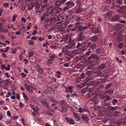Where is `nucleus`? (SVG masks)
<instances>
[{
  "mask_svg": "<svg viewBox=\"0 0 126 126\" xmlns=\"http://www.w3.org/2000/svg\"><path fill=\"white\" fill-rule=\"evenodd\" d=\"M60 111L65 112L67 110L68 104L65 101L61 100L60 101Z\"/></svg>",
  "mask_w": 126,
  "mask_h": 126,
  "instance_id": "nucleus-1",
  "label": "nucleus"
},
{
  "mask_svg": "<svg viewBox=\"0 0 126 126\" xmlns=\"http://www.w3.org/2000/svg\"><path fill=\"white\" fill-rule=\"evenodd\" d=\"M66 1V0H54L51 3L53 5L60 6L62 4L65 2Z\"/></svg>",
  "mask_w": 126,
  "mask_h": 126,
  "instance_id": "nucleus-2",
  "label": "nucleus"
},
{
  "mask_svg": "<svg viewBox=\"0 0 126 126\" xmlns=\"http://www.w3.org/2000/svg\"><path fill=\"white\" fill-rule=\"evenodd\" d=\"M68 41L69 42L70 45L71 47L75 46L76 44V40L71 36L69 37Z\"/></svg>",
  "mask_w": 126,
  "mask_h": 126,
  "instance_id": "nucleus-3",
  "label": "nucleus"
},
{
  "mask_svg": "<svg viewBox=\"0 0 126 126\" xmlns=\"http://www.w3.org/2000/svg\"><path fill=\"white\" fill-rule=\"evenodd\" d=\"M35 69L40 74L44 73V70L38 64L37 65V66L35 67Z\"/></svg>",
  "mask_w": 126,
  "mask_h": 126,
  "instance_id": "nucleus-4",
  "label": "nucleus"
},
{
  "mask_svg": "<svg viewBox=\"0 0 126 126\" xmlns=\"http://www.w3.org/2000/svg\"><path fill=\"white\" fill-rule=\"evenodd\" d=\"M93 59L98 60L99 59V58L98 57V55L96 54H92L88 58V59L89 60H91Z\"/></svg>",
  "mask_w": 126,
  "mask_h": 126,
  "instance_id": "nucleus-5",
  "label": "nucleus"
},
{
  "mask_svg": "<svg viewBox=\"0 0 126 126\" xmlns=\"http://www.w3.org/2000/svg\"><path fill=\"white\" fill-rule=\"evenodd\" d=\"M90 101H92L95 105L97 104L98 102V99L96 96H93L90 99Z\"/></svg>",
  "mask_w": 126,
  "mask_h": 126,
  "instance_id": "nucleus-6",
  "label": "nucleus"
},
{
  "mask_svg": "<svg viewBox=\"0 0 126 126\" xmlns=\"http://www.w3.org/2000/svg\"><path fill=\"white\" fill-rule=\"evenodd\" d=\"M64 4L65 5H68L69 6L70 8L73 7L75 5V4L71 1H67Z\"/></svg>",
  "mask_w": 126,
  "mask_h": 126,
  "instance_id": "nucleus-7",
  "label": "nucleus"
},
{
  "mask_svg": "<svg viewBox=\"0 0 126 126\" xmlns=\"http://www.w3.org/2000/svg\"><path fill=\"white\" fill-rule=\"evenodd\" d=\"M73 89V87L72 86H69L68 87L66 88L65 91L67 93H72V90Z\"/></svg>",
  "mask_w": 126,
  "mask_h": 126,
  "instance_id": "nucleus-8",
  "label": "nucleus"
},
{
  "mask_svg": "<svg viewBox=\"0 0 126 126\" xmlns=\"http://www.w3.org/2000/svg\"><path fill=\"white\" fill-rule=\"evenodd\" d=\"M89 92L85 95L86 97L88 98L93 96L94 94L92 91H90V89H89Z\"/></svg>",
  "mask_w": 126,
  "mask_h": 126,
  "instance_id": "nucleus-9",
  "label": "nucleus"
},
{
  "mask_svg": "<svg viewBox=\"0 0 126 126\" xmlns=\"http://www.w3.org/2000/svg\"><path fill=\"white\" fill-rule=\"evenodd\" d=\"M99 37L97 35H95L90 38V40L92 42H95L99 39Z\"/></svg>",
  "mask_w": 126,
  "mask_h": 126,
  "instance_id": "nucleus-10",
  "label": "nucleus"
},
{
  "mask_svg": "<svg viewBox=\"0 0 126 126\" xmlns=\"http://www.w3.org/2000/svg\"><path fill=\"white\" fill-rule=\"evenodd\" d=\"M74 115V117L76 119V120L78 121H79L80 120V117L78 116V114L77 113L75 112L73 113Z\"/></svg>",
  "mask_w": 126,
  "mask_h": 126,
  "instance_id": "nucleus-11",
  "label": "nucleus"
},
{
  "mask_svg": "<svg viewBox=\"0 0 126 126\" xmlns=\"http://www.w3.org/2000/svg\"><path fill=\"white\" fill-rule=\"evenodd\" d=\"M119 19V18L118 16L116 15H114L111 18V19L113 21H117Z\"/></svg>",
  "mask_w": 126,
  "mask_h": 126,
  "instance_id": "nucleus-12",
  "label": "nucleus"
},
{
  "mask_svg": "<svg viewBox=\"0 0 126 126\" xmlns=\"http://www.w3.org/2000/svg\"><path fill=\"white\" fill-rule=\"evenodd\" d=\"M85 35L79 36L77 39V40L78 41H83L85 39Z\"/></svg>",
  "mask_w": 126,
  "mask_h": 126,
  "instance_id": "nucleus-13",
  "label": "nucleus"
},
{
  "mask_svg": "<svg viewBox=\"0 0 126 126\" xmlns=\"http://www.w3.org/2000/svg\"><path fill=\"white\" fill-rule=\"evenodd\" d=\"M67 47H64L62 48V52H63L64 53H65L66 55L68 54V51L67 50Z\"/></svg>",
  "mask_w": 126,
  "mask_h": 126,
  "instance_id": "nucleus-14",
  "label": "nucleus"
},
{
  "mask_svg": "<svg viewBox=\"0 0 126 126\" xmlns=\"http://www.w3.org/2000/svg\"><path fill=\"white\" fill-rule=\"evenodd\" d=\"M82 118L83 119L86 120V121H88L89 120V118L87 116V115L85 114H83L82 115Z\"/></svg>",
  "mask_w": 126,
  "mask_h": 126,
  "instance_id": "nucleus-15",
  "label": "nucleus"
},
{
  "mask_svg": "<svg viewBox=\"0 0 126 126\" xmlns=\"http://www.w3.org/2000/svg\"><path fill=\"white\" fill-rule=\"evenodd\" d=\"M86 50L85 55L86 56H88L90 55V53L92 52V51L90 48H88Z\"/></svg>",
  "mask_w": 126,
  "mask_h": 126,
  "instance_id": "nucleus-16",
  "label": "nucleus"
},
{
  "mask_svg": "<svg viewBox=\"0 0 126 126\" xmlns=\"http://www.w3.org/2000/svg\"><path fill=\"white\" fill-rule=\"evenodd\" d=\"M48 98L49 100L51 101L52 103H56V102L57 101L53 97L50 96Z\"/></svg>",
  "mask_w": 126,
  "mask_h": 126,
  "instance_id": "nucleus-17",
  "label": "nucleus"
},
{
  "mask_svg": "<svg viewBox=\"0 0 126 126\" xmlns=\"http://www.w3.org/2000/svg\"><path fill=\"white\" fill-rule=\"evenodd\" d=\"M87 28V27L85 26H80L78 29V31L79 32L84 30L85 29H86Z\"/></svg>",
  "mask_w": 126,
  "mask_h": 126,
  "instance_id": "nucleus-18",
  "label": "nucleus"
},
{
  "mask_svg": "<svg viewBox=\"0 0 126 126\" xmlns=\"http://www.w3.org/2000/svg\"><path fill=\"white\" fill-rule=\"evenodd\" d=\"M42 104L44 106H47L48 104V102L44 100H42L41 101Z\"/></svg>",
  "mask_w": 126,
  "mask_h": 126,
  "instance_id": "nucleus-19",
  "label": "nucleus"
},
{
  "mask_svg": "<svg viewBox=\"0 0 126 126\" xmlns=\"http://www.w3.org/2000/svg\"><path fill=\"white\" fill-rule=\"evenodd\" d=\"M54 111L53 110L50 109L49 110L48 114L49 115L52 116L54 115Z\"/></svg>",
  "mask_w": 126,
  "mask_h": 126,
  "instance_id": "nucleus-20",
  "label": "nucleus"
},
{
  "mask_svg": "<svg viewBox=\"0 0 126 126\" xmlns=\"http://www.w3.org/2000/svg\"><path fill=\"white\" fill-rule=\"evenodd\" d=\"M22 95L24 99L25 102H27L28 100V97L27 96L26 94L24 93H22Z\"/></svg>",
  "mask_w": 126,
  "mask_h": 126,
  "instance_id": "nucleus-21",
  "label": "nucleus"
},
{
  "mask_svg": "<svg viewBox=\"0 0 126 126\" xmlns=\"http://www.w3.org/2000/svg\"><path fill=\"white\" fill-rule=\"evenodd\" d=\"M35 3H34L32 4L29 5L28 8V10H29L32 9L33 8L34 6H35Z\"/></svg>",
  "mask_w": 126,
  "mask_h": 126,
  "instance_id": "nucleus-22",
  "label": "nucleus"
},
{
  "mask_svg": "<svg viewBox=\"0 0 126 126\" xmlns=\"http://www.w3.org/2000/svg\"><path fill=\"white\" fill-rule=\"evenodd\" d=\"M107 107L110 108V109L111 110H112L114 111L116 110L118 107L117 106L112 107L111 106H109Z\"/></svg>",
  "mask_w": 126,
  "mask_h": 126,
  "instance_id": "nucleus-23",
  "label": "nucleus"
},
{
  "mask_svg": "<svg viewBox=\"0 0 126 126\" xmlns=\"http://www.w3.org/2000/svg\"><path fill=\"white\" fill-rule=\"evenodd\" d=\"M51 14L52 13L53 14H57L56 9L54 8L52 9L50 12Z\"/></svg>",
  "mask_w": 126,
  "mask_h": 126,
  "instance_id": "nucleus-24",
  "label": "nucleus"
},
{
  "mask_svg": "<svg viewBox=\"0 0 126 126\" xmlns=\"http://www.w3.org/2000/svg\"><path fill=\"white\" fill-rule=\"evenodd\" d=\"M121 114V112L117 111H115L114 112V116L115 117H118Z\"/></svg>",
  "mask_w": 126,
  "mask_h": 126,
  "instance_id": "nucleus-25",
  "label": "nucleus"
},
{
  "mask_svg": "<svg viewBox=\"0 0 126 126\" xmlns=\"http://www.w3.org/2000/svg\"><path fill=\"white\" fill-rule=\"evenodd\" d=\"M106 67V66L104 64H101V65L99 66L98 67V68L99 69H103L105 67Z\"/></svg>",
  "mask_w": 126,
  "mask_h": 126,
  "instance_id": "nucleus-26",
  "label": "nucleus"
},
{
  "mask_svg": "<svg viewBox=\"0 0 126 126\" xmlns=\"http://www.w3.org/2000/svg\"><path fill=\"white\" fill-rule=\"evenodd\" d=\"M109 96L107 97L108 100H104V101H103V102L102 103V105L103 106V107H104L105 106H107L108 104L107 103H105V102L107 101L108 100H109Z\"/></svg>",
  "mask_w": 126,
  "mask_h": 126,
  "instance_id": "nucleus-27",
  "label": "nucleus"
},
{
  "mask_svg": "<svg viewBox=\"0 0 126 126\" xmlns=\"http://www.w3.org/2000/svg\"><path fill=\"white\" fill-rule=\"evenodd\" d=\"M75 27L76 28H79L80 26L79 22L76 23L74 25Z\"/></svg>",
  "mask_w": 126,
  "mask_h": 126,
  "instance_id": "nucleus-28",
  "label": "nucleus"
},
{
  "mask_svg": "<svg viewBox=\"0 0 126 126\" xmlns=\"http://www.w3.org/2000/svg\"><path fill=\"white\" fill-rule=\"evenodd\" d=\"M56 73V75L57 76V77L59 78H60L61 76V72L60 71H57Z\"/></svg>",
  "mask_w": 126,
  "mask_h": 126,
  "instance_id": "nucleus-29",
  "label": "nucleus"
},
{
  "mask_svg": "<svg viewBox=\"0 0 126 126\" xmlns=\"http://www.w3.org/2000/svg\"><path fill=\"white\" fill-rule=\"evenodd\" d=\"M27 90L30 93H32L33 92V89L32 88V86H31Z\"/></svg>",
  "mask_w": 126,
  "mask_h": 126,
  "instance_id": "nucleus-30",
  "label": "nucleus"
},
{
  "mask_svg": "<svg viewBox=\"0 0 126 126\" xmlns=\"http://www.w3.org/2000/svg\"><path fill=\"white\" fill-rule=\"evenodd\" d=\"M56 9L57 13L61 12L62 10L61 8L59 7H57Z\"/></svg>",
  "mask_w": 126,
  "mask_h": 126,
  "instance_id": "nucleus-31",
  "label": "nucleus"
},
{
  "mask_svg": "<svg viewBox=\"0 0 126 126\" xmlns=\"http://www.w3.org/2000/svg\"><path fill=\"white\" fill-rule=\"evenodd\" d=\"M28 44L29 45H34V42L32 41L29 40L28 41Z\"/></svg>",
  "mask_w": 126,
  "mask_h": 126,
  "instance_id": "nucleus-32",
  "label": "nucleus"
},
{
  "mask_svg": "<svg viewBox=\"0 0 126 126\" xmlns=\"http://www.w3.org/2000/svg\"><path fill=\"white\" fill-rule=\"evenodd\" d=\"M47 15H48L47 14V13H45L44 15L42 16L41 17V20L42 21H43L46 18L45 16H47Z\"/></svg>",
  "mask_w": 126,
  "mask_h": 126,
  "instance_id": "nucleus-33",
  "label": "nucleus"
},
{
  "mask_svg": "<svg viewBox=\"0 0 126 126\" xmlns=\"http://www.w3.org/2000/svg\"><path fill=\"white\" fill-rule=\"evenodd\" d=\"M112 103L113 105H115L116 103H118V101L116 99L114 98L112 100Z\"/></svg>",
  "mask_w": 126,
  "mask_h": 126,
  "instance_id": "nucleus-34",
  "label": "nucleus"
},
{
  "mask_svg": "<svg viewBox=\"0 0 126 126\" xmlns=\"http://www.w3.org/2000/svg\"><path fill=\"white\" fill-rule=\"evenodd\" d=\"M5 85H8L10 83V82L8 80H5L3 81Z\"/></svg>",
  "mask_w": 126,
  "mask_h": 126,
  "instance_id": "nucleus-35",
  "label": "nucleus"
},
{
  "mask_svg": "<svg viewBox=\"0 0 126 126\" xmlns=\"http://www.w3.org/2000/svg\"><path fill=\"white\" fill-rule=\"evenodd\" d=\"M94 32L95 33H96L98 32L99 30L98 28H95L93 30Z\"/></svg>",
  "mask_w": 126,
  "mask_h": 126,
  "instance_id": "nucleus-36",
  "label": "nucleus"
},
{
  "mask_svg": "<svg viewBox=\"0 0 126 126\" xmlns=\"http://www.w3.org/2000/svg\"><path fill=\"white\" fill-rule=\"evenodd\" d=\"M69 123H70L71 124L73 125L75 124V122L73 119L70 118V119Z\"/></svg>",
  "mask_w": 126,
  "mask_h": 126,
  "instance_id": "nucleus-37",
  "label": "nucleus"
},
{
  "mask_svg": "<svg viewBox=\"0 0 126 126\" xmlns=\"http://www.w3.org/2000/svg\"><path fill=\"white\" fill-rule=\"evenodd\" d=\"M36 1V3L38 4H40L42 3L41 0H34Z\"/></svg>",
  "mask_w": 126,
  "mask_h": 126,
  "instance_id": "nucleus-38",
  "label": "nucleus"
},
{
  "mask_svg": "<svg viewBox=\"0 0 126 126\" xmlns=\"http://www.w3.org/2000/svg\"><path fill=\"white\" fill-rule=\"evenodd\" d=\"M101 51V49L100 48H98L96 50V53L98 54L100 53Z\"/></svg>",
  "mask_w": 126,
  "mask_h": 126,
  "instance_id": "nucleus-39",
  "label": "nucleus"
},
{
  "mask_svg": "<svg viewBox=\"0 0 126 126\" xmlns=\"http://www.w3.org/2000/svg\"><path fill=\"white\" fill-rule=\"evenodd\" d=\"M95 84L94 82L93 81H91L90 82L88 83L87 84L89 85V86H92L94 85Z\"/></svg>",
  "mask_w": 126,
  "mask_h": 126,
  "instance_id": "nucleus-40",
  "label": "nucleus"
},
{
  "mask_svg": "<svg viewBox=\"0 0 126 126\" xmlns=\"http://www.w3.org/2000/svg\"><path fill=\"white\" fill-rule=\"evenodd\" d=\"M121 9L122 10L123 12L124 11L126 10V6H122L121 7Z\"/></svg>",
  "mask_w": 126,
  "mask_h": 126,
  "instance_id": "nucleus-41",
  "label": "nucleus"
},
{
  "mask_svg": "<svg viewBox=\"0 0 126 126\" xmlns=\"http://www.w3.org/2000/svg\"><path fill=\"white\" fill-rule=\"evenodd\" d=\"M1 29L2 31L3 32H8V30L7 29L2 28Z\"/></svg>",
  "mask_w": 126,
  "mask_h": 126,
  "instance_id": "nucleus-42",
  "label": "nucleus"
},
{
  "mask_svg": "<svg viewBox=\"0 0 126 126\" xmlns=\"http://www.w3.org/2000/svg\"><path fill=\"white\" fill-rule=\"evenodd\" d=\"M53 60L52 59L50 58V59L48 61L47 63L49 64H51L53 62Z\"/></svg>",
  "mask_w": 126,
  "mask_h": 126,
  "instance_id": "nucleus-43",
  "label": "nucleus"
},
{
  "mask_svg": "<svg viewBox=\"0 0 126 126\" xmlns=\"http://www.w3.org/2000/svg\"><path fill=\"white\" fill-rule=\"evenodd\" d=\"M24 86L27 90L29 89V88L31 86H30L28 84H25Z\"/></svg>",
  "mask_w": 126,
  "mask_h": 126,
  "instance_id": "nucleus-44",
  "label": "nucleus"
},
{
  "mask_svg": "<svg viewBox=\"0 0 126 126\" xmlns=\"http://www.w3.org/2000/svg\"><path fill=\"white\" fill-rule=\"evenodd\" d=\"M116 1L119 4H122V0H116Z\"/></svg>",
  "mask_w": 126,
  "mask_h": 126,
  "instance_id": "nucleus-45",
  "label": "nucleus"
},
{
  "mask_svg": "<svg viewBox=\"0 0 126 126\" xmlns=\"http://www.w3.org/2000/svg\"><path fill=\"white\" fill-rule=\"evenodd\" d=\"M66 6L63 9V10L64 11H66L67 10V9L70 8V7H69V6Z\"/></svg>",
  "mask_w": 126,
  "mask_h": 126,
  "instance_id": "nucleus-46",
  "label": "nucleus"
},
{
  "mask_svg": "<svg viewBox=\"0 0 126 126\" xmlns=\"http://www.w3.org/2000/svg\"><path fill=\"white\" fill-rule=\"evenodd\" d=\"M123 44L122 43H120L118 45V47H119V48H121L122 47H123Z\"/></svg>",
  "mask_w": 126,
  "mask_h": 126,
  "instance_id": "nucleus-47",
  "label": "nucleus"
},
{
  "mask_svg": "<svg viewBox=\"0 0 126 126\" xmlns=\"http://www.w3.org/2000/svg\"><path fill=\"white\" fill-rule=\"evenodd\" d=\"M83 111V109L81 107L79 108L78 110V111L80 113L82 112Z\"/></svg>",
  "mask_w": 126,
  "mask_h": 126,
  "instance_id": "nucleus-48",
  "label": "nucleus"
},
{
  "mask_svg": "<svg viewBox=\"0 0 126 126\" xmlns=\"http://www.w3.org/2000/svg\"><path fill=\"white\" fill-rule=\"evenodd\" d=\"M1 69L2 70H3L4 69H5L6 66L5 64H3L1 66Z\"/></svg>",
  "mask_w": 126,
  "mask_h": 126,
  "instance_id": "nucleus-49",
  "label": "nucleus"
},
{
  "mask_svg": "<svg viewBox=\"0 0 126 126\" xmlns=\"http://www.w3.org/2000/svg\"><path fill=\"white\" fill-rule=\"evenodd\" d=\"M81 12V9H78L76 10V13L77 14H79Z\"/></svg>",
  "mask_w": 126,
  "mask_h": 126,
  "instance_id": "nucleus-50",
  "label": "nucleus"
},
{
  "mask_svg": "<svg viewBox=\"0 0 126 126\" xmlns=\"http://www.w3.org/2000/svg\"><path fill=\"white\" fill-rule=\"evenodd\" d=\"M111 15L110 13H107L105 15V16L106 17H109Z\"/></svg>",
  "mask_w": 126,
  "mask_h": 126,
  "instance_id": "nucleus-51",
  "label": "nucleus"
},
{
  "mask_svg": "<svg viewBox=\"0 0 126 126\" xmlns=\"http://www.w3.org/2000/svg\"><path fill=\"white\" fill-rule=\"evenodd\" d=\"M55 58V55L53 54L51 56H49V58L51 59L52 58L53 60Z\"/></svg>",
  "mask_w": 126,
  "mask_h": 126,
  "instance_id": "nucleus-52",
  "label": "nucleus"
},
{
  "mask_svg": "<svg viewBox=\"0 0 126 126\" xmlns=\"http://www.w3.org/2000/svg\"><path fill=\"white\" fill-rule=\"evenodd\" d=\"M33 110L35 111L36 112L37 111L39 110V109L37 106H35Z\"/></svg>",
  "mask_w": 126,
  "mask_h": 126,
  "instance_id": "nucleus-53",
  "label": "nucleus"
},
{
  "mask_svg": "<svg viewBox=\"0 0 126 126\" xmlns=\"http://www.w3.org/2000/svg\"><path fill=\"white\" fill-rule=\"evenodd\" d=\"M17 17V16L16 15H14L13 16V18L12 19V20L13 21H14Z\"/></svg>",
  "mask_w": 126,
  "mask_h": 126,
  "instance_id": "nucleus-54",
  "label": "nucleus"
},
{
  "mask_svg": "<svg viewBox=\"0 0 126 126\" xmlns=\"http://www.w3.org/2000/svg\"><path fill=\"white\" fill-rule=\"evenodd\" d=\"M112 8L114 10L115 9V7L116 6H117V5H114V3L113 2L112 3Z\"/></svg>",
  "mask_w": 126,
  "mask_h": 126,
  "instance_id": "nucleus-55",
  "label": "nucleus"
},
{
  "mask_svg": "<svg viewBox=\"0 0 126 126\" xmlns=\"http://www.w3.org/2000/svg\"><path fill=\"white\" fill-rule=\"evenodd\" d=\"M3 5L4 7H8L9 6L8 3L7 2H6L5 3H3Z\"/></svg>",
  "mask_w": 126,
  "mask_h": 126,
  "instance_id": "nucleus-56",
  "label": "nucleus"
},
{
  "mask_svg": "<svg viewBox=\"0 0 126 126\" xmlns=\"http://www.w3.org/2000/svg\"><path fill=\"white\" fill-rule=\"evenodd\" d=\"M24 106V104H23L21 102H19V107L20 108H21Z\"/></svg>",
  "mask_w": 126,
  "mask_h": 126,
  "instance_id": "nucleus-57",
  "label": "nucleus"
},
{
  "mask_svg": "<svg viewBox=\"0 0 126 126\" xmlns=\"http://www.w3.org/2000/svg\"><path fill=\"white\" fill-rule=\"evenodd\" d=\"M111 84L110 83H109L107 85V89L109 88L111 86Z\"/></svg>",
  "mask_w": 126,
  "mask_h": 126,
  "instance_id": "nucleus-58",
  "label": "nucleus"
},
{
  "mask_svg": "<svg viewBox=\"0 0 126 126\" xmlns=\"http://www.w3.org/2000/svg\"><path fill=\"white\" fill-rule=\"evenodd\" d=\"M117 11L118 13H123V12L122 11L120 8Z\"/></svg>",
  "mask_w": 126,
  "mask_h": 126,
  "instance_id": "nucleus-59",
  "label": "nucleus"
},
{
  "mask_svg": "<svg viewBox=\"0 0 126 126\" xmlns=\"http://www.w3.org/2000/svg\"><path fill=\"white\" fill-rule=\"evenodd\" d=\"M4 25V23L1 22L0 23V29L2 28L3 26Z\"/></svg>",
  "mask_w": 126,
  "mask_h": 126,
  "instance_id": "nucleus-60",
  "label": "nucleus"
},
{
  "mask_svg": "<svg viewBox=\"0 0 126 126\" xmlns=\"http://www.w3.org/2000/svg\"><path fill=\"white\" fill-rule=\"evenodd\" d=\"M125 50L123 49L121 51V53L123 55L125 54Z\"/></svg>",
  "mask_w": 126,
  "mask_h": 126,
  "instance_id": "nucleus-61",
  "label": "nucleus"
},
{
  "mask_svg": "<svg viewBox=\"0 0 126 126\" xmlns=\"http://www.w3.org/2000/svg\"><path fill=\"white\" fill-rule=\"evenodd\" d=\"M17 50L16 48H15L14 49H13L12 50V53L13 54H15V51Z\"/></svg>",
  "mask_w": 126,
  "mask_h": 126,
  "instance_id": "nucleus-62",
  "label": "nucleus"
},
{
  "mask_svg": "<svg viewBox=\"0 0 126 126\" xmlns=\"http://www.w3.org/2000/svg\"><path fill=\"white\" fill-rule=\"evenodd\" d=\"M23 58V56L22 54H20L19 56L18 59L20 61H21Z\"/></svg>",
  "mask_w": 126,
  "mask_h": 126,
  "instance_id": "nucleus-63",
  "label": "nucleus"
},
{
  "mask_svg": "<svg viewBox=\"0 0 126 126\" xmlns=\"http://www.w3.org/2000/svg\"><path fill=\"white\" fill-rule=\"evenodd\" d=\"M21 33V32L19 31H18L16 32L15 34L16 35H19Z\"/></svg>",
  "mask_w": 126,
  "mask_h": 126,
  "instance_id": "nucleus-64",
  "label": "nucleus"
}]
</instances>
